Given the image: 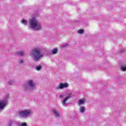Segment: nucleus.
Here are the masks:
<instances>
[{
	"label": "nucleus",
	"instance_id": "nucleus-7",
	"mask_svg": "<svg viewBox=\"0 0 126 126\" xmlns=\"http://www.w3.org/2000/svg\"><path fill=\"white\" fill-rule=\"evenodd\" d=\"M68 84L67 83H60L59 84V86L56 87V90H59V89L62 90L64 88H67V87H68Z\"/></svg>",
	"mask_w": 126,
	"mask_h": 126
},
{
	"label": "nucleus",
	"instance_id": "nucleus-23",
	"mask_svg": "<svg viewBox=\"0 0 126 126\" xmlns=\"http://www.w3.org/2000/svg\"><path fill=\"white\" fill-rule=\"evenodd\" d=\"M124 52H125V50H122L120 51H119V54H123V53H124Z\"/></svg>",
	"mask_w": 126,
	"mask_h": 126
},
{
	"label": "nucleus",
	"instance_id": "nucleus-3",
	"mask_svg": "<svg viewBox=\"0 0 126 126\" xmlns=\"http://www.w3.org/2000/svg\"><path fill=\"white\" fill-rule=\"evenodd\" d=\"M24 90L27 91H33L36 88V85L34 84V81L32 80H29L28 83H24L23 85Z\"/></svg>",
	"mask_w": 126,
	"mask_h": 126
},
{
	"label": "nucleus",
	"instance_id": "nucleus-5",
	"mask_svg": "<svg viewBox=\"0 0 126 126\" xmlns=\"http://www.w3.org/2000/svg\"><path fill=\"white\" fill-rule=\"evenodd\" d=\"M10 98L9 94H7L2 101H0V110H2L5 106H6V101Z\"/></svg>",
	"mask_w": 126,
	"mask_h": 126
},
{
	"label": "nucleus",
	"instance_id": "nucleus-15",
	"mask_svg": "<svg viewBox=\"0 0 126 126\" xmlns=\"http://www.w3.org/2000/svg\"><path fill=\"white\" fill-rule=\"evenodd\" d=\"M14 121L10 120L8 122V126H12V125L14 124Z\"/></svg>",
	"mask_w": 126,
	"mask_h": 126
},
{
	"label": "nucleus",
	"instance_id": "nucleus-2",
	"mask_svg": "<svg viewBox=\"0 0 126 126\" xmlns=\"http://www.w3.org/2000/svg\"><path fill=\"white\" fill-rule=\"evenodd\" d=\"M31 57H32L34 62H39L40 59L43 57L41 50L39 48H34L32 50Z\"/></svg>",
	"mask_w": 126,
	"mask_h": 126
},
{
	"label": "nucleus",
	"instance_id": "nucleus-24",
	"mask_svg": "<svg viewBox=\"0 0 126 126\" xmlns=\"http://www.w3.org/2000/svg\"><path fill=\"white\" fill-rule=\"evenodd\" d=\"M59 97L60 98H63V95H62V94H60L59 95Z\"/></svg>",
	"mask_w": 126,
	"mask_h": 126
},
{
	"label": "nucleus",
	"instance_id": "nucleus-4",
	"mask_svg": "<svg viewBox=\"0 0 126 126\" xmlns=\"http://www.w3.org/2000/svg\"><path fill=\"white\" fill-rule=\"evenodd\" d=\"M32 114V111L31 110H26L25 111H21L19 112V115L23 118L24 119H27L28 116H30Z\"/></svg>",
	"mask_w": 126,
	"mask_h": 126
},
{
	"label": "nucleus",
	"instance_id": "nucleus-8",
	"mask_svg": "<svg viewBox=\"0 0 126 126\" xmlns=\"http://www.w3.org/2000/svg\"><path fill=\"white\" fill-rule=\"evenodd\" d=\"M53 114L54 115L55 118H61V113L56 109H53L52 110Z\"/></svg>",
	"mask_w": 126,
	"mask_h": 126
},
{
	"label": "nucleus",
	"instance_id": "nucleus-10",
	"mask_svg": "<svg viewBox=\"0 0 126 126\" xmlns=\"http://www.w3.org/2000/svg\"><path fill=\"white\" fill-rule=\"evenodd\" d=\"M58 48H54L52 50V55H56V54H58Z\"/></svg>",
	"mask_w": 126,
	"mask_h": 126
},
{
	"label": "nucleus",
	"instance_id": "nucleus-18",
	"mask_svg": "<svg viewBox=\"0 0 126 126\" xmlns=\"http://www.w3.org/2000/svg\"><path fill=\"white\" fill-rule=\"evenodd\" d=\"M21 23L22 24H24V25H27V21H26V20H25L24 19H23L21 21Z\"/></svg>",
	"mask_w": 126,
	"mask_h": 126
},
{
	"label": "nucleus",
	"instance_id": "nucleus-25",
	"mask_svg": "<svg viewBox=\"0 0 126 126\" xmlns=\"http://www.w3.org/2000/svg\"><path fill=\"white\" fill-rule=\"evenodd\" d=\"M1 111V110H2V109H0Z\"/></svg>",
	"mask_w": 126,
	"mask_h": 126
},
{
	"label": "nucleus",
	"instance_id": "nucleus-16",
	"mask_svg": "<svg viewBox=\"0 0 126 126\" xmlns=\"http://www.w3.org/2000/svg\"><path fill=\"white\" fill-rule=\"evenodd\" d=\"M77 33L80 35H82L84 33V30L82 29L79 30L77 32Z\"/></svg>",
	"mask_w": 126,
	"mask_h": 126
},
{
	"label": "nucleus",
	"instance_id": "nucleus-17",
	"mask_svg": "<svg viewBox=\"0 0 126 126\" xmlns=\"http://www.w3.org/2000/svg\"><path fill=\"white\" fill-rule=\"evenodd\" d=\"M121 69L123 70V71H126V64L124 65L121 66Z\"/></svg>",
	"mask_w": 126,
	"mask_h": 126
},
{
	"label": "nucleus",
	"instance_id": "nucleus-19",
	"mask_svg": "<svg viewBox=\"0 0 126 126\" xmlns=\"http://www.w3.org/2000/svg\"><path fill=\"white\" fill-rule=\"evenodd\" d=\"M14 83V81L12 80H10L8 82V84H9V85H13Z\"/></svg>",
	"mask_w": 126,
	"mask_h": 126
},
{
	"label": "nucleus",
	"instance_id": "nucleus-1",
	"mask_svg": "<svg viewBox=\"0 0 126 126\" xmlns=\"http://www.w3.org/2000/svg\"><path fill=\"white\" fill-rule=\"evenodd\" d=\"M29 27L34 31L42 30V24L38 21L35 15L32 16L31 19L29 20Z\"/></svg>",
	"mask_w": 126,
	"mask_h": 126
},
{
	"label": "nucleus",
	"instance_id": "nucleus-12",
	"mask_svg": "<svg viewBox=\"0 0 126 126\" xmlns=\"http://www.w3.org/2000/svg\"><path fill=\"white\" fill-rule=\"evenodd\" d=\"M35 69L37 71H40L42 69V66L41 65L35 66Z\"/></svg>",
	"mask_w": 126,
	"mask_h": 126
},
{
	"label": "nucleus",
	"instance_id": "nucleus-21",
	"mask_svg": "<svg viewBox=\"0 0 126 126\" xmlns=\"http://www.w3.org/2000/svg\"><path fill=\"white\" fill-rule=\"evenodd\" d=\"M68 43H65L62 45V48H66V47H68Z\"/></svg>",
	"mask_w": 126,
	"mask_h": 126
},
{
	"label": "nucleus",
	"instance_id": "nucleus-14",
	"mask_svg": "<svg viewBox=\"0 0 126 126\" xmlns=\"http://www.w3.org/2000/svg\"><path fill=\"white\" fill-rule=\"evenodd\" d=\"M17 126H27V123L24 122L22 123H17Z\"/></svg>",
	"mask_w": 126,
	"mask_h": 126
},
{
	"label": "nucleus",
	"instance_id": "nucleus-9",
	"mask_svg": "<svg viewBox=\"0 0 126 126\" xmlns=\"http://www.w3.org/2000/svg\"><path fill=\"white\" fill-rule=\"evenodd\" d=\"M15 55L20 56V57H23L25 55V52L22 51H17L15 52Z\"/></svg>",
	"mask_w": 126,
	"mask_h": 126
},
{
	"label": "nucleus",
	"instance_id": "nucleus-6",
	"mask_svg": "<svg viewBox=\"0 0 126 126\" xmlns=\"http://www.w3.org/2000/svg\"><path fill=\"white\" fill-rule=\"evenodd\" d=\"M72 97V94H68L67 96H66L65 98H63L62 101V104L63 106H68L69 105V103L66 102V101L69 99H70Z\"/></svg>",
	"mask_w": 126,
	"mask_h": 126
},
{
	"label": "nucleus",
	"instance_id": "nucleus-22",
	"mask_svg": "<svg viewBox=\"0 0 126 126\" xmlns=\"http://www.w3.org/2000/svg\"><path fill=\"white\" fill-rule=\"evenodd\" d=\"M78 23H80V21L79 20H76L74 21V24H78Z\"/></svg>",
	"mask_w": 126,
	"mask_h": 126
},
{
	"label": "nucleus",
	"instance_id": "nucleus-11",
	"mask_svg": "<svg viewBox=\"0 0 126 126\" xmlns=\"http://www.w3.org/2000/svg\"><path fill=\"white\" fill-rule=\"evenodd\" d=\"M85 102L83 99H79L77 102V104L80 106V105H83Z\"/></svg>",
	"mask_w": 126,
	"mask_h": 126
},
{
	"label": "nucleus",
	"instance_id": "nucleus-20",
	"mask_svg": "<svg viewBox=\"0 0 126 126\" xmlns=\"http://www.w3.org/2000/svg\"><path fill=\"white\" fill-rule=\"evenodd\" d=\"M24 63V60L23 59H21L19 61V64H22Z\"/></svg>",
	"mask_w": 126,
	"mask_h": 126
},
{
	"label": "nucleus",
	"instance_id": "nucleus-13",
	"mask_svg": "<svg viewBox=\"0 0 126 126\" xmlns=\"http://www.w3.org/2000/svg\"><path fill=\"white\" fill-rule=\"evenodd\" d=\"M80 113H84L85 112V108L84 106H81L79 108Z\"/></svg>",
	"mask_w": 126,
	"mask_h": 126
}]
</instances>
